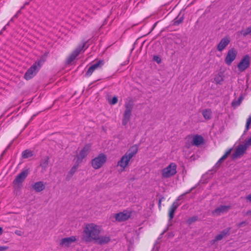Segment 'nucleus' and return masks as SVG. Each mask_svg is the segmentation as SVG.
Returning a JSON list of instances; mask_svg holds the SVG:
<instances>
[{
  "instance_id": "obj_20",
  "label": "nucleus",
  "mask_w": 251,
  "mask_h": 251,
  "mask_svg": "<svg viewBox=\"0 0 251 251\" xmlns=\"http://www.w3.org/2000/svg\"><path fill=\"white\" fill-rule=\"evenodd\" d=\"M179 203H178L176 201H175L171 205L169 212V217L170 221H171L174 218L175 212L176 209L177 208V207L179 206Z\"/></svg>"
},
{
  "instance_id": "obj_8",
  "label": "nucleus",
  "mask_w": 251,
  "mask_h": 251,
  "mask_svg": "<svg viewBox=\"0 0 251 251\" xmlns=\"http://www.w3.org/2000/svg\"><path fill=\"white\" fill-rule=\"evenodd\" d=\"M250 57L248 54L245 55L241 59L237 65V68L238 70L240 72L244 71L247 69L250 66Z\"/></svg>"
},
{
  "instance_id": "obj_17",
  "label": "nucleus",
  "mask_w": 251,
  "mask_h": 251,
  "mask_svg": "<svg viewBox=\"0 0 251 251\" xmlns=\"http://www.w3.org/2000/svg\"><path fill=\"white\" fill-rule=\"evenodd\" d=\"M230 230V228H227L222 230L219 234L215 236L214 239H213L211 242L213 244L216 242L221 240L224 237L228 234Z\"/></svg>"
},
{
  "instance_id": "obj_32",
  "label": "nucleus",
  "mask_w": 251,
  "mask_h": 251,
  "mask_svg": "<svg viewBox=\"0 0 251 251\" xmlns=\"http://www.w3.org/2000/svg\"><path fill=\"white\" fill-rule=\"evenodd\" d=\"M197 220H198V217L195 216L190 218L188 220L187 222L189 224H191L192 223H194V222H196V221H197Z\"/></svg>"
},
{
  "instance_id": "obj_28",
  "label": "nucleus",
  "mask_w": 251,
  "mask_h": 251,
  "mask_svg": "<svg viewBox=\"0 0 251 251\" xmlns=\"http://www.w3.org/2000/svg\"><path fill=\"white\" fill-rule=\"evenodd\" d=\"M49 162V157L48 156H46L41 162V167L43 168H46L48 166Z\"/></svg>"
},
{
  "instance_id": "obj_44",
  "label": "nucleus",
  "mask_w": 251,
  "mask_h": 251,
  "mask_svg": "<svg viewBox=\"0 0 251 251\" xmlns=\"http://www.w3.org/2000/svg\"><path fill=\"white\" fill-rule=\"evenodd\" d=\"M215 80L217 82V83H220V81L219 80V79H218V78H215Z\"/></svg>"
},
{
  "instance_id": "obj_5",
  "label": "nucleus",
  "mask_w": 251,
  "mask_h": 251,
  "mask_svg": "<svg viewBox=\"0 0 251 251\" xmlns=\"http://www.w3.org/2000/svg\"><path fill=\"white\" fill-rule=\"evenodd\" d=\"M177 166L172 162L161 170V176L163 178H168L174 176L176 173Z\"/></svg>"
},
{
  "instance_id": "obj_50",
  "label": "nucleus",
  "mask_w": 251,
  "mask_h": 251,
  "mask_svg": "<svg viewBox=\"0 0 251 251\" xmlns=\"http://www.w3.org/2000/svg\"><path fill=\"white\" fill-rule=\"evenodd\" d=\"M186 146L187 147V148H189V145H187L186 144Z\"/></svg>"
},
{
  "instance_id": "obj_15",
  "label": "nucleus",
  "mask_w": 251,
  "mask_h": 251,
  "mask_svg": "<svg viewBox=\"0 0 251 251\" xmlns=\"http://www.w3.org/2000/svg\"><path fill=\"white\" fill-rule=\"evenodd\" d=\"M47 57V54H44L41 56L39 58H38L32 65V66H35V68L37 69L38 71L40 69L42 65L44 64L46 60Z\"/></svg>"
},
{
  "instance_id": "obj_3",
  "label": "nucleus",
  "mask_w": 251,
  "mask_h": 251,
  "mask_svg": "<svg viewBox=\"0 0 251 251\" xmlns=\"http://www.w3.org/2000/svg\"><path fill=\"white\" fill-rule=\"evenodd\" d=\"M87 42L85 41H82L71 52L66 59L67 64H71L81 52H84L88 48V46H86Z\"/></svg>"
},
{
  "instance_id": "obj_11",
  "label": "nucleus",
  "mask_w": 251,
  "mask_h": 251,
  "mask_svg": "<svg viewBox=\"0 0 251 251\" xmlns=\"http://www.w3.org/2000/svg\"><path fill=\"white\" fill-rule=\"evenodd\" d=\"M103 61L101 60L95 62V63L92 64L90 67H89L87 71L85 73V75L87 76H90V75H92V74L96 69L100 68L102 66H103Z\"/></svg>"
},
{
  "instance_id": "obj_46",
  "label": "nucleus",
  "mask_w": 251,
  "mask_h": 251,
  "mask_svg": "<svg viewBox=\"0 0 251 251\" xmlns=\"http://www.w3.org/2000/svg\"><path fill=\"white\" fill-rule=\"evenodd\" d=\"M20 13H21V10H18V11L17 12V13H16V14H18V15L19 14H20Z\"/></svg>"
},
{
  "instance_id": "obj_22",
  "label": "nucleus",
  "mask_w": 251,
  "mask_h": 251,
  "mask_svg": "<svg viewBox=\"0 0 251 251\" xmlns=\"http://www.w3.org/2000/svg\"><path fill=\"white\" fill-rule=\"evenodd\" d=\"M110 241V238L108 236H100L98 235V239L95 240L97 241L100 244H104L108 243Z\"/></svg>"
},
{
  "instance_id": "obj_10",
  "label": "nucleus",
  "mask_w": 251,
  "mask_h": 251,
  "mask_svg": "<svg viewBox=\"0 0 251 251\" xmlns=\"http://www.w3.org/2000/svg\"><path fill=\"white\" fill-rule=\"evenodd\" d=\"M237 52L234 48L228 50L225 58V62L227 65H230L235 60L237 56Z\"/></svg>"
},
{
  "instance_id": "obj_1",
  "label": "nucleus",
  "mask_w": 251,
  "mask_h": 251,
  "mask_svg": "<svg viewBox=\"0 0 251 251\" xmlns=\"http://www.w3.org/2000/svg\"><path fill=\"white\" fill-rule=\"evenodd\" d=\"M102 228L94 223L86 224L83 228L82 239L86 243H90L98 239Z\"/></svg>"
},
{
  "instance_id": "obj_38",
  "label": "nucleus",
  "mask_w": 251,
  "mask_h": 251,
  "mask_svg": "<svg viewBox=\"0 0 251 251\" xmlns=\"http://www.w3.org/2000/svg\"><path fill=\"white\" fill-rule=\"evenodd\" d=\"M15 233L19 236H21L22 235V232L21 230H16L15 231Z\"/></svg>"
},
{
  "instance_id": "obj_18",
  "label": "nucleus",
  "mask_w": 251,
  "mask_h": 251,
  "mask_svg": "<svg viewBox=\"0 0 251 251\" xmlns=\"http://www.w3.org/2000/svg\"><path fill=\"white\" fill-rule=\"evenodd\" d=\"M230 41L227 37H226L221 39L217 46V50L219 51H222L227 46Z\"/></svg>"
},
{
  "instance_id": "obj_47",
  "label": "nucleus",
  "mask_w": 251,
  "mask_h": 251,
  "mask_svg": "<svg viewBox=\"0 0 251 251\" xmlns=\"http://www.w3.org/2000/svg\"><path fill=\"white\" fill-rule=\"evenodd\" d=\"M13 19H14V18L12 17V18L10 19V21L9 22V23L10 22H12V21H13Z\"/></svg>"
},
{
  "instance_id": "obj_19",
  "label": "nucleus",
  "mask_w": 251,
  "mask_h": 251,
  "mask_svg": "<svg viewBox=\"0 0 251 251\" xmlns=\"http://www.w3.org/2000/svg\"><path fill=\"white\" fill-rule=\"evenodd\" d=\"M230 208L229 206L220 205L212 211V214L217 216L227 211Z\"/></svg>"
},
{
  "instance_id": "obj_40",
  "label": "nucleus",
  "mask_w": 251,
  "mask_h": 251,
  "mask_svg": "<svg viewBox=\"0 0 251 251\" xmlns=\"http://www.w3.org/2000/svg\"><path fill=\"white\" fill-rule=\"evenodd\" d=\"M246 199L248 201H251V194L248 195L247 197H246Z\"/></svg>"
},
{
  "instance_id": "obj_29",
  "label": "nucleus",
  "mask_w": 251,
  "mask_h": 251,
  "mask_svg": "<svg viewBox=\"0 0 251 251\" xmlns=\"http://www.w3.org/2000/svg\"><path fill=\"white\" fill-rule=\"evenodd\" d=\"M240 33L244 37H246L248 35L251 34V26L248 27L245 30H242L240 31Z\"/></svg>"
},
{
  "instance_id": "obj_6",
  "label": "nucleus",
  "mask_w": 251,
  "mask_h": 251,
  "mask_svg": "<svg viewBox=\"0 0 251 251\" xmlns=\"http://www.w3.org/2000/svg\"><path fill=\"white\" fill-rule=\"evenodd\" d=\"M106 156L103 153H100L91 161L92 166L95 169L100 168L106 162Z\"/></svg>"
},
{
  "instance_id": "obj_13",
  "label": "nucleus",
  "mask_w": 251,
  "mask_h": 251,
  "mask_svg": "<svg viewBox=\"0 0 251 251\" xmlns=\"http://www.w3.org/2000/svg\"><path fill=\"white\" fill-rule=\"evenodd\" d=\"M130 216V212L124 211L116 214L115 216V218L118 222H123L128 220Z\"/></svg>"
},
{
  "instance_id": "obj_39",
  "label": "nucleus",
  "mask_w": 251,
  "mask_h": 251,
  "mask_svg": "<svg viewBox=\"0 0 251 251\" xmlns=\"http://www.w3.org/2000/svg\"><path fill=\"white\" fill-rule=\"evenodd\" d=\"M9 25V23H7L3 28L2 29H1V31L0 32V34H1L2 33V32L4 30H5L6 29V26L8 25Z\"/></svg>"
},
{
  "instance_id": "obj_12",
  "label": "nucleus",
  "mask_w": 251,
  "mask_h": 251,
  "mask_svg": "<svg viewBox=\"0 0 251 251\" xmlns=\"http://www.w3.org/2000/svg\"><path fill=\"white\" fill-rule=\"evenodd\" d=\"M38 70L35 68V66H31L26 71L24 75V78L28 80L32 78L38 72Z\"/></svg>"
},
{
  "instance_id": "obj_31",
  "label": "nucleus",
  "mask_w": 251,
  "mask_h": 251,
  "mask_svg": "<svg viewBox=\"0 0 251 251\" xmlns=\"http://www.w3.org/2000/svg\"><path fill=\"white\" fill-rule=\"evenodd\" d=\"M231 149H228V150H227L226 151V152H225V153L224 154V155H223L221 157L222 159H223L224 160H225L227 157V156L230 154V153H231Z\"/></svg>"
},
{
  "instance_id": "obj_16",
  "label": "nucleus",
  "mask_w": 251,
  "mask_h": 251,
  "mask_svg": "<svg viewBox=\"0 0 251 251\" xmlns=\"http://www.w3.org/2000/svg\"><path fill=\"white\" fill-rule=\"evenodd\" d=\"M203 143V137L200 135H194L192 137V140L191 141V145L199 146Z\"/></svg>"
},
{
  "instance_id": "obj_48",
  "label": "nucleus",
  "mask_w": 251,
  "mask_h": 251,
  "mask_svg": "<svg viewBox=\"0 0 251 251\" xmlns=\"http://www.w3.org/2000/svg\"><path fill=\"white\" fill-rule=\"evenodd\" d=\"M24 7H25V5H23L21 8V9H20V10L23 9L24 8Z\"/></svg>"
},
{
  "instance_id": "obj_37",
  "label": "nucleus",
  "mask_w": 251,
  "mask_h": 251,
  "mask_svg": "<svg viewBox=\"0 0 251 251\" xmlns=\"http://www.w3.org/2000/svg\"><path fill=\"white\" fill-rule=\"evenodd\" d=\"M153 59L155 61H156L158 63H160L161 61L160 58L158 56H154Z\"/></svg>"
},
{
  "instance_id": "obj_26",
  "label": "nucleus",
  "mask_w": 251,
  "mask_h": 251,
  "mask_svg": "<svg viewBox=\"0 0 251 251\" xmlns=\"http://www.w3.org/2000/svg\"><path fill=\"white\" fill-rule=\"evenodd\" d=\"M33 155V151L30 150H25L24 151L22 152V157L24 159L28 158L29 157H32Z\"/></svg>"
},
{
  "instance_id": "obj_43",
  "label": "nucleus",
  "mask_w": 251,
  "mask_h": 251,
  "mask_svg": "<svg viewBox=\"0 0 251 251\" xmlns=\"http://www.w3.org/2000/svg\"><path fill=\"white\" fill-rule=\"evenodd\" d=\"M3 232V229L2 227H0V235L2 234Z\"/></svg>"
},
{
  "instance_id": "obj_14",
  "label": "nucleus",
  "mask_w": 251,
  "mask_h": 251,
  "mask_svg": "<svg viewBox=\"0 0 251 251\" xmlns=\"http://www.w3.org/2000/svg\"><path fill=\"white\" fill-rule=\"evenodd\" d=\"M76 240V237L74 236L64 238L61 240L60 245L62 247H68L73 243L75 242Z\"/></svg>"
},
{
  "instance_id": "obj_33",
  "label": "nucleus",
  "mask_w": 251,
  "mask_h": 251,
  "mask_svg": "<svg viewBox=\"0 0 251 251\" xmlns=\"http://www.w3.org/2000/svg\"><path fill=\"white\" fill-rule=\"evenodd\" d=\"M118 101V98L116 97H113L112 100L109 102L111 104H115Z\"/></svg>"
},
{
  "instance_id": "obj_2",
  "label": "nucleus",
  "mask_w": 251,
  "mask_h": 251,
  "mask_svg": "<svg viewBox=\"0 0 251 251\" xmlns=\"http://www.w3.org/2000/svg\"><path fill=\"white\" fill-rule=\"evenodd\" d=\"M137 152L138 147L137 145L132 146L118 161L117 166L121 168L122 171H124L128 165L130 159L135 156Z\"/></svg>"
},
{
  "instance_id": "obj_49",
  "label": "nucleus",
  "mask_w": 251,
  "mask_h": 251,
  "mask_svg": "<svg viewBox=\"0 0 251 251\" xmlns=\"http://www.w3.org/2000/svg\"><path fill=\"white\" fill-rule=\"evenodd\" d=\"M28 4V2H25V3L24 5L25 6V5H27Z\"/></svg>"
},
{
  "instance_id": "obj_9",
  "label": "nucleus",
  "mask_w": 251,
  "mask_h": 251,
  "mask_svg": "<svg viewBox=\"0 0 251 251\" xmlns=\"http://www.w3.org/2000/svg\"><path fill=\"white\" fill-rule=\"evenodd\" d=\"M91 150V145H85L82 149L80 151L79 154L77 156L76 163L79 164L83 159L88 155Z\"/></svg>"
},
{
  "instance_id": "obj_42",
  "label": "nucleus",
  "mask_w": 251,
  "mask_h": 251,
  "mask_svg": "<svg viewBox=\"0 0 251 251\" xmlns=\"http://www.w3.org/2000/svg\"><path fill=\"white\" fill-rule=\"evenodd\" d=\"M247 215H251V210H249L247 212V213H246Z\"/></svg>"
},
{
  "instance_id": "obj_24",
  "label": "nucleus",
  "mask_w": 251,
  "mask_h": 251,
  "mask_svg": "<svg viewBox=\"0 0 251 251\" xmlns=\"http://www.w3.org/2000/svg\"><path fill=\"white\" fill-rule=\"evenodd\" d=\"M78 165L79 164L76 162L75 164L73 166V167L71 169L66 176V179L68 180H69L75 173L78 168Z\"/></svg>"
},
{
  "instance_id": "obj_36",
  "label": "nucleus",
  "mask_w": 251,
  "mask_h": 251,
  "mask_svg": "<svg viewBox=\"0 0 251 251\" xmlns=\"http://www.w3.org/2000/svg\"><path fill=\"white\" fill-rule=\"evenodd\" d=\"M224 161V160L222 159L221 157L219 159V160L216 163L215 166L217 167H219L220 166L221 163Z\"/></svg>"
},
{
  "instance_id": "obj_4",
  "label": "nucleus",
  "mask_w": 251,
  "mask_h": 251,
  "mask_svg": "<svg viewBox=\"0 0 251 251\" xmlns=\"http://www.w3.org/2000/svg\"><path fill=\"white\" fill-rule=\"evenodd\" d=\"M133 104V101L132 100H129L125 102V110L124 111L122 119V125L123 126H126L130 121Z\"/></svg>"
},
{
  "instance_id": "obj_7",
  "label": "nucleus",
  "mask_w": 251,
  "mask_h": 251,
  "mask_svg": "<svg viewBox=\"0 0 251 251\" xmlns=\"http://www.w3.org/2000/svg\"><path fill=\"white\" fill-rule=\"evenodd\" d=\"M29 172V169H23L22 172L16 176V178L13 181V184L14 185L18 186H19L20 184H21L28 175Z\"/></svg>"
},
{
  "instance_id": "obj_25",
  "label": "nucleus",
  "mask_w": 251,
  "mask_h": 251,
  "mask_svg": "<svg viewBox=\"0 0 251 251\" xmlns=\"http://www.w3.org/2000/svg\"><path fill=\"white\" fill-rule=\"evenodd\" d=\"M202 115L205 120H209L211 118L212 111L210 109H206L202 111Z\"/></svg>"
},
{
  "instance_id": "obj_23",
  "label": "nucleus",
  "mask_w": 251,
  "mask_h": 251,
  "mask_svg": "<svg viewBox=\"0 0 251 251\" xmlns=\"http://www.w3.org/2000/svg\"><path fill=\"white\" fill-rule=\"evenodd\" d=\"M246 150V146H240L236 150L235 154H234V157H237L243 154Z\"/></svg>"
},
{
  "instance_id": "obj_27",
  "label": "nucleus",
  "mask_w": 251,
  "mask_h": 251,
  "mask_svg": "<svg viewBox=\"0 0 251 251\" xmlns=\"http://www.w3.org/2000/svg\"><path fill=\"white\" fill-rule=\"evenodd\" d=\"M243 98L242 97H240L237 100L234 99L231 102V106L235 108L237 106H239L243 100Z\"/></svg>"
},
{
  "instance_id": "obj_35",
  "label": "nucleus",
  "mask_w": 251,
  "mask_h": 251,
  "mask_svg": "<svg viewBox=\"0 0 251 251\" xmlns=\"http://www.w3.org/2000/svg\"><path fill=\"white\" fill-rule=\"evenodd\" d=\"M8 249H9V247L8 246H0V251H6Z\"/></svg>"
},
{
  "instance_id": "obj_41",
  "label": "nucleus",
  "mask_w": 251,
  "mask_h": 251,
  "mask_svg": "<svg viewBox=\"0 0 251 251\" xmlns=\"http://www.w3.org/2000/svg\"><path fill=\"white\" fill-rule=\"evenodd\" d=\"M192 189H191L189 190L188 191L186 192L184 194H183L182 196H184V195H185L186 194H188V193H190L191 191H192Z\"/></svg>"
},
{
  "instance_id": "obj_21",
  "label": "nucleus",
  "mask_w": 251,
  "mask_h": 251,
  "mask_svg": "<svg viewBox=\"0 0 251 251\" xmlns=\"http://www.w3.org/2000/svg\"><path fill=\"white\" fill-rule=\"evenodd\" d=\"M32 187L36 192H40L45 188V185L43 181H40L34 183Z\"/></svg>"
},
{
  "instance_id": "obj_45",
  "label": "nucleus",
  "mask_w": 251,
  "mask_h": 251,
  "mask_svg": "<svg viewBox=\"0 0 251 251\" xmlns=\"http://www.w3.org/2000/svg\"><path fill=\"white\" fill-rule=\"evenodd\" d=\"M18 14H16L13 17V18L14 19V18H17L18 17Z\"/></svg>"
},
{
  "instance_id": "obj_34",
  "label": "nucleus",
  "mask_w": 251,
  "mask_h": 251,
  "mask_svg": "<svg viewBox=\"0 0 251 251\" xmlns=\"http://www.w3.org/2000/svg\"><path fill=\"white\" fill-rule=\"evenodd\" d=\"M246 221H243L240 223H238L236 224V226L238 227H242L244 225H246Z\"/></svg>"
},
{
  "instance_id": "obj_30",
  "label": "nucleus",
  "mask_w": 251,
  "mask_h": 251,
  "mask_svg": "<svg viewBox=\"0 0 251 251\" xmlns=\"http://www.w3.org/2000/svg\"><path fill=\"white\" fill-rule=\"evenodd\" d=\"M251 123V115L249 116V117L247 120V122L246 124V128L244 130V134L249 130V126Z\"/></svg>"
}]
</instances>
